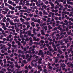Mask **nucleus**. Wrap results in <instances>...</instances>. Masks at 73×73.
I'll return each instance as SVG.
<instances>
[{"mask_svg":"<svg viewBox=\"0 0 73 73\" xmlns=\"http://www.w3.org/2000/svg\"><path fill=\"white\" fill-rule=\"evenodd\" d=\"M39 52L38 55H42L43 54H44V52H42V50H40L39 51Z\"/></svg>","mask_w":73,"mask_h":73,"instance_id":"obj_1","label":"nucleus"},{"mask_svg":"<svg viewBox=\"0 0 73 73\" xmlns=\"http://www.w3.org/2000/svg\"><path fill=\"white\" fill-rule=\"evenodd\" d=\"M10 24H11V25H14L15 23H13V22H12L11 21H9Z\"/></svg>","mask_w":73,"mask_h":73,"instance_id":"obj_2","label":"nucleus"},{"mask_svg":"<svg viewBox=\"0 0 73 73\" xmlns=\"http://www.w3.org/2000/svg\"><path fill=\"white\" fill-rule=\"evenodd\" d=\"M42 29H45V31H47L48 28H47V26H43L42 27Z\"/></svg>","mask_w":73,"mask_h":73,"instance_id":"obj_3","label":"nucleus"},{"mask_svg":"<svg viewBox=\"0 0 73 73\" xmlns=\"http://www.w3.org/2000/svg\"><path fill=\"white\" fill-rule=\"evenodd\" d=\"M48 29L49 30H50V29H53V28H52V27H51V26L50 25H49L48 26Z\"/></svg>","mask_w":73,"mask_h":73,"instance_id":"obj_4","label":"nucleus"},{"mask_svg":"<svg viewBox=\"0 0 73 73\" xmlns=\"http://www.w3.org/2000/svg\"><path fill=\"white\" fill-rule=\"evenodd\" d=\"M60 64L61 65V66L63 67V68H64V67L66 66V65H65L66 63L64 64L63 65V64H62V63H61Z\"/></svg>","mask_w":73,"mask_h":73,"instance_id":"obj_5","label":"nucleus"},{"mask_svg":"<svg viewBox=\"0 0 73 73\" xmlns=\"http://www.w3.org/2000/svg\"><path fill=\"white\" fill-rule=\"evenodd\" d=\"M42 60V58H40L38 60V62L41 64V61Z\"/></svg>","mask_w":73,"mask_h":73,"instance_id":"obj_6","label":"nucleus"},{"mask_svg":"<svg viewBox=\"0 0 73 73\" xmlns=\"http://www.w3.org/2000/svg\"><path fill=\"white\" fill-rule=\"evenodd\" d=\"M10 66V67H11V69H13V68H14V67L15 66V65H14V64H12Z\"/></svg>","mask_w":73,"mask_h":73,"instance_id":"obj_7","label":"nucleus"},{"mask_svg":"<svg viewBox=\"0 0 73 73\" xmlns=\"http://www.w3.org/2000/svg\"><path fill=\"white\" fill-rule=\"evenodd\" d=\"M7 45L9 46V47H11L12 46V44H11L9 43H8L7 44Z\"/></svg>","mask_w":73,"mask_h":73,"instance_id":"obj_8","label":"nucleus"},{"mask_svg":"<svg viewBox=\"0 0 73 73\" xmlns=\"http://www.w3.org/2000/svg\"><path fill=\"white\" fill-rule=\"evenodd\" d=\"M8 3H9L10 4H12V1H11V0H9L8 2Z\"/></svg>","mask_w":73,"mask_h":73,"instance_id":"obj_9","label":"nucleus"},{"mask_svg":"<svg viewBox=\"0 0 73 73\" xmlns=\"http://www.w3.org/2000/svg\"><path fill=\"white\" fill-rule=\"evenodd\" d=\"M56 23H52V25L53 27H56Z\"/></svg>","mask_w":73,"mask_h":73,"instance_id":"obj_10","label":"nucleus"},{"mask_svg":"<svg viewBox=\"0 0 73 73\" xmlns=\"http://www.w3.org/2000/svg\"><path fill=\"white\" fill-rule=\"evenodd\" d=\"M12 53H14V52H15V50H14V48L13 47L12 48Z\"/></svg>","mask_w":73,"mask_h":73,"instance_id":"obj_11","label":"nucleus"},{"mask_svg":"<svg viewBox=\"0 0 73 73\" xmlns=\"http://www.w3.org/2000/svg\"><path fill=\"white\" fill-rule=\"evenodd\" d=\"M46 23H43L42 24V25H40V26H43V25H44V26H45L46 25Z\"/></svg>","mask_w":73,"mask_h":73,"instance_id":"obj_12","label":"nucleus"},{"mask_svg":"<svg viewBox=\"0 0 73 73\" xmlns=\"http://www.w3.org/2000/svg\"><path fill=\"white\" fill-rule=\"evenodd\" d=\"M19 12H25V11L24 10H21L19 11Z\"/></svg>","mask_w":73,"mask_h":73,"instance_id":"obj_13","label":"nucleus"},{"mask_svg":"<svg viewBox=\"0 0 73 73\" xmlns=\"http://www.w3.org/2000/svg\"><path fill=\"white\" fill-rule=\"evenodd\" d=\"M21 56L22 57H23V59H25V56L24 55H22Z\"/></svg>","mask_w":73,"mask_h":73,"instance_id":"obj_14","label":"nucleus"},{"mask_svg":"<svg viewBox=\"0 0 73 73\" xmlns=\"http://www.w3.org/2000/svg\"><path fill=\"white\" fill-rule=\"evenodd\" d=\"M29 16L30 17H32L33 16V14H32V13H30L29 14Z\"/></svg>","mask_w":73,"mask_h":73,"instance_id":"obj_15","label":"nucleus"},{"mask_svg":"<svg viewBox=\"0 0 73 73\" xmlns=\"http://www.w3.org/2000/svg\"><path fill=\"white\" fill-rule=\"evenodd\" d=\"M29 54H27L26 56V58H29Z\"/></svg>","mask_w":73,"mask_h":73,"instance_id":"obj_16","label":"nucleus"},{"mask_svg":"<svg viewBox=\"0 0 73 73\" xmlns=\"http://www.w3.org/2000/svg\"><path fill=\"white\" fill-rule=\"evenodd\" d=\"M36 29L35 28L33 30V33H35L36 32Z\"/></svg>","mask_w":73,"mask_h":73,"instance_id":"obj_17","label":"nucleus"},{"mask_svg":"<svg viewBox=\"0 0 73 73\" xmlns=\"http://www.w3.org/2000/svg\"><path fill=\"white\" fill-rule=\"evenodd\" d=\"M61 27V25H60L57 27V29H59L60 28V27Z\"/></svg>","mask_w":73,"mask_h":73,"instance_id":"obj_18","label":"nucleus"},{"mask_svg":"<svg viewBox=\"0 0 73 73\" xmlns=\"http://www.w3.org/2000/svg\"><path fill=\"white\" fill-rule=\"evenodd\" d=\"M62 43H63V40H60V44L62 45Z\"/></svg>","mask_w":73,"mask_h":73,"instance_id":"obj_19","label":"nucleus"},{"mask_svg":"<svg viewBox=\"0 0 73 73\" xmlns=\"http://www.w3.org/2000/svg\"><path fill=\"white\" fill-rule=\"evenodd\" d=\"M21 9V6H19L18 10H20Z\"/></svg>","mask_w":73,"mask_h":73,"instance_id":"obj_20","label":"nucleus"},{"mask_svg":"<svg viewBox=\"0 0 73 73\" xmlns=\"http://www.w3.org/2000/svg\"><path fill=\"white\" fill-rule=\"evenodd\" d=\"M28 68L29 69H31L32 68V67L30 65H29L28 66Z\"/></svg>","mask_w":73,"mask_h":73,"instance_id":"obj_21","label":"nucleus"},{"mask_svg":"<svg viewBox=\"0 0 73 73\" xmlns=\"http://www.w3.org/2000/svg\"><path fill=\"white\" fill-rule=\"evenodd\" d=\"M64 57H65V56L64 55H62L60 56V58H64Z\"/></svg>","mask_w":73,"mask_h":73,"instance_id":"obj_22","label":"nucleus"},{"mask_svg":"<svg viewBox=\"0 0 73 73\" xmlns=\"http://www.w3.org/2000/svg\"><path fill=\"white\" fill-rule=\"evenodd\" d=\"M27 42H24L23 44V46H25Z\"/></svg>","mask_w":73,"mask_h":73,"instance_id":"obj_23","label":"nucleus"},{"mask_svg":"<svg viewBox=\"0 0 73 73\" xmlns=\"http://www.w3.org/2000/svg\"><path fill=\"white\" fill-rule=\"evenodd\" d=\"M32 44H33V43L32 42L29 43V45H30V46H32Z\"/></svg>","mask_w":73,"mask_h":73,"instance_id":"obj_24","label":"nucleus"},{"mask_svg":"<svg viewBox=\"0 0 73 73\" xmlns=\"http://www.w3.org/2000/svg\"><path fill=\"white\" fill-rule=\"evenodd\" d=\"M9 36L10 38H11L12 37V35L10 34L9 35Z\"/></svg>","mask_w":73,"mask_h":73,"instance_id":"obj_25","label":"nucleus"},{"mask_svg":"<svg viewBox=\"0 0 73 73\" xmlns=\"http://www.w3.org/2000/svg\"><path fill=\"white\" fill-rule=\"evenodd\" d=\"M48 68L50 69H52L53 68H52V67L51 66H50L49 67H48Z\"/></svg>","mask_w":73,"mask_h":73,"instance_id":"obj_26","label":"nucleus"},{"mask_svg":"<svg viewBox=\"0 0 73 73\" xmlns=\"http://www.w3.org/2000/svg\"><path fill=\"white\" fill-rule=\"evenodd\" d=\"M7 39H6V40H7V41H9V36H7Z\"/></svg>","mask_w":73,"mask_h":73,"instance_id":"obj_27","label":"nucleus"},{"mask_svg":"<svg viewBox=\"0 0 73 73\" xmlns=\"http://www.w3.org/2000/svg\"><path fill=\"white\" fill-rule=\"evenodd\" d=\"M55 66L56 67H57V66H59V64H55Z\"/></svg>","mask_w":73,"mask_h":73,"instance_id":"obj_28","label":"nucleus"},{"mask_svg":"<svg viewBox=\"0 0 73 73\" xmlns=\"http://www.w3.org/2000/svg\"><path fill=\"white\" fill-rule=\"evenodd\" d=\"M40 42H41L42 44H43L44 43V40L43 41L42 40H41L40 41Z\"/></svg>","mask_w":73,"mask_h":73,"instance_id":"obj_29","label":"nucleus"},{"mask_svg":"<svg viewBox=\"0 0 73 73\" xmlns=\"http://www.w3.org/2000/svg\"><path fill=\"white\" fill-rule=\"evenodd\" d=\"M1 25H3V26H5V24H4V23H1Z\"/></svg>","mask_w":73,"mask_h":73,"instance_id":"obj_30","label":"nucleus"},{"mask_svg":"<svg viewBox=\"0 0 73 73\" xmlns=\"http://www.w3.org/2000/svg\"><path fill=\"white\" fill-rule=\"evenodd\" d=\"M25 69H28V66H26L25 67Z\"/></svg>","mask_w":73,"mask_h":73,"instance_id":"obj_31","label":"nucleus"},{"mask_svg":"<svg viewBox=\"0 0 73 73\" xmlns=\"http://www.w3.org/2000/svg\"><path fill=\"white\" fill-rule=\"evenodd\" d=\"M21 42H19L18 43V45L19 46H21Z\"/></svg>","mask_w":73,"mask_h":73,"instance_id":"obj_32","label":"nucleus"},{"mask_svg":"<svg viewBox=\"0 0 73 73\" xmlns=\"http://www.w3.org/2000/svg\"><path fill=\"white\" fill-rule=\"evenodd\" d=\"M27 32L29 33H31V32H32V31L29 30V31H27Z\"/></svg>","mask_w":73,"mask_h":73,"instance_id":"obj_33","label":"nucleus"},{"mask_svg":"<svg viewBox=\"0 0 73 73\" xmlns=\"http://www.w3.org/2000/svg\"><path fill=\"white\" fill-rule=\"evenodd\" d=\"M31 34H32L31 33H28L27 34V35L28 36H31Z\"/></svg>","mask_w":73,"mask_h":73,"instance_id":"obj_34","label":"nucleus"},{"mask_svg":"<svg viewBox=\"0 0 73 73\" xmlns=\"http://www.w3.org/2000/svg\"><path fill=\"white\" fill-rule=\"evenodd\" d=\"M41 66H39L38 67V69H39L40 70V69H41Z\"/></svg>","mask_w":73,"mask_h":73,"instance_id":"obj_35","label":"nucleus"},{"mask_svg":"<svg viewBox=\"0 0 73 73\" xmlns=\"http://www.w3.org/2000/svg\"><path fill=\"white\" fill-rule=\"evenodd\" d=\"M41 34L42 35H45V33L44 32H42L41 33Z\"/></svg>","mask_w":73,"mask_h":73,"instance_id":"obj_36","label":"nucleus"},{"mask_svg":"<svg viewBox=\"0 0 73 73\" xmlns=\"http://www.w3.org/2000/svg\"><path fill=\"white\" fill-rule=\"evenodd\" d=\"M19 53H21V50H19L18 51Z\"/></svg>","mask_w":73,"mask_h":73,"instance_id":"obj_37","label":"nucleus"},{"mask_svg":"<svg viewBox=\"0 0 73 73\" xmlns=\"http://www.w3.org/2000/svg\"><path fill=\"white\" fill-rule=\"evenodd\" d=\"M66 31L67 32H68V31H69V29H68V27H66Z\"/></svg>","mask_w":73,"mask_h":73,"instance_id":"obj_38","label":"nucleus"},{"mask_svg":"<svg viewBox=\"0 0 73 73\" xmlns=\"http://www.w3.org/2000/svg\"><path fill=\"white\" fill-rule=\"evenodd\" d=\"M26 5L28 6V5H30V4L29 3H27L26 4Z\"/></svg>","mask_w":73,"mask_h":73,"instance_id":"obj_39","label":"nucleus"},{"mask_svg":"<svg viewBox=\"0 0 73 73\" xmlns=\"http://www.w3.org/2000/svg\"><path fill=\"white\" fill-rule=\"evenodd\" d=\"M1 53H5V51H3L2 50H1Z\"/></svg>","mask_w":73,"mask_h":73,"instance_id":"obj_40","label":"nucleus"},{"mask_svg":"<svg viewBox=\"0 0 73 73\" xmlns=\"http://www.w3.org/2000/svg\"><path fill=\"white\" fill-rule=\"evenodd\" d=\"M7 52H8V53H11V50H8L7 51Z\"/></svg>","mask_w":73,"mask_h":73,"instance_id":"obj_41","label":"nucleus"},{"mask_svg":"<svg viewBox=\"0 0 73 73\" xmlns=\"http://www.w3.org/2000/svg\"><path fill=\"white\" fill-rule=\"evenodd\" d=\"M17 20H18V19H16L14 20V22H16V21H17Z\"/></svg>","mask_w":73,"mask_h":73,"instance_id":"obj_42","label":"nucleus"},{"mask_svg":"<svg viewBox=\"0 0 73 73\" xmlns=\"http://www.w3.org/2000/svg\"><path fill=\"white\" fill-rule=\"evenodd\" d=\"M61 52V51L60 49H59L58 50V52L59 53H60Z\"/></svg>","mask_w":73,"mask_h":73,"instance_id":"obj_43","label":"nucleus"},{"mask_svg":"<svg viewBox=\"0 0 73 73\" xmlns=\"http://www.w3.org/2000/svg\"><path fill=\"white\" fill-rule=\"evenodd\" d=\"M29 28H30V25H28L27 26V28L28 29Z\"/></svg>","mask_w":73,"mask_h":73,"instance_id":"obj_44","label":"nucleus"},{"mask_svg":"<svg viewBox=\"0 0 73 73\" xmlns=\"http://www.w3.org/2000/svg\"><path fill=\"white\" fill-rule=\"evenodd\" d=\"M40 36H41V34L40 33H39L37 35V36L38 37H40Z\"/></svg>","mask_w":73,"mask_h":73,"instance_id":"obj_45","label":"nucleus"},{"mask_svg":"<svg viewBox=\"0 0 73 73\" xmlns=\"http://www.w3.org/2000/svg\"><path fill=\"white\" fill-rule=\"evenodd\" d=\"M14 56H18V54L16 53H15L14 54Z\"/></svg>","mask_w":73,"mask_h":73,"instance_id":"obj_46","label":"nucleus"},{"mask_svg":"<svg viewBox=\"0 0 73 73\" xmlns=\"http://www.w3.org/2000/svg\"><path fill=\"white\" fill-rule=\"evenodd\" d=\"M34 22L35 23H37V22H38V21H37V19H36L34 21Z\"/></svg>","mask_w":73,"mask_h":73,"instance_id":"obj_47","label":"nucleus"},{"mask_svg":"<svg viewBox=\"0 0 73 73\" xmlns=\"http://www.w3.org/2000/svg\"><path fill=\"white\" fill-rule=\"evenodd\" d=\"M55 20H58V17H56V18H55Z\"/></svg>","mask_w":73,"mask_h":73,"instance_id":"obj_48","label":"nucleus"},{"mask_svg":"<svg viewBox=\"0 0 73 73\" xmlns=\"http://www.w3.org/2000/svg\"><path fill=\"white\" fill-rule=\"evenodd\" d=\"M33 70H34L33 69L31 70V72H30L29 73H33Z\"/></svg>","mask_w":73,"mask_h":73,"instance_id":"obj_49","label":"nucleus"},{"mask_svg":"<svg viewBox=\"0 0 73 73\" xmlns=\"http://www.w3.org/2000/svg\"><path fill=\"white\" fill-rule=\"evenodd\" d=\"M11 28H12V29H15V27H14V26H12L11 27Z\"/></svg>","mask_w":73,"mask_h":73,"instance_id":"obj_50","label":"nucleus"},{"mask_svg":"<svg viewBox=\"0 0 73 73\" xmlns=\"http://www.w3.org/2000/svg\"><path fill=\"white\" fill-rule=\"evenodd\" d=\"M54 4L53 3L51 4V7H54Z\"/></svg>","mask_w":73,"mask_h":73,"instance_id":"obj_51","label":"nucleus"},{"mask_svg":"<svg viewBox=\"0 0 73 73\" xmlns=\"http://www.w3.org/2000/svg\"><path fill=\"white\" fill-rule=\"evenodd\" d=\"M25 73H27L28 72V71L27 70H26L25 71Z\"/></svg>","mask_w":73,"mask_h":73,"instance_id":"obj_52","label":"nucleus"},{"mask_svg":"<svg viewBox=\"0 0 73 73\" xmlns=\"http://www.w3.org/2000/svg\"><path fill=\"white\" fill-rule=\"evenodd\" d=\"M37 61H38V59H37L34 60V61L35 62H36Z\"/></svg>","mask_w":73,"mask_h":73,"instance_id":"obj_53","label":"nucleus"},{"mask_svg":"<svg viewBox=\"0 0 73 73\" xmlns=\"http://www.w3.org/2000/svg\"><path fill=\"white\" fill-rule=\"evenodd\" d=\"M16 15H17H17H20V13H17L16 14Z\"/></svg>","mask_w":73,"mask_h":73,"instance_id":"obj_54","label":"nucleus"},{"mask_svg":"<svg viewBox=\"0 0 73 73\" xmlns=\"http://www.w3.org/2000/svg\"><path fill=\"white\" fill-rule=\"evenodd\" d=\"M45 36H46L47 37H48L49 36V34H47L45 35Z\"/></svg>","mask_w":73,"mask_h":73,"instance_id":"obj_55","label":"nucleus"},{"mask_svg":"<svg viewBox=\"0 0 73 73\" xmlns=\"http://www.w3.org/2000/svg\"><path fill=\"white\" fill-rule=\"evenodd\" d=\"M39 40H40V38H37L36 39V41H39Z\"/></svg>","mask_w":73,"mask_h":73,"instance_id":"obj_56","label":"nucleus"},{"mask_svg":"<svg viewBox=\"0 0 73 73\" xmlns=\"http://www.w3.org/2000/svg\"><path fill=\"white\" fill-rule=\"evenodd\" d=\"M13 56H14V55H13V54H11L10 55V57H13Z\"/></svg>","mask_w":73,"mask_h":73,"instance_id":"obj_57","label":"nucleus"},{"mask_svg":"<svg viewBox=\"0 0 73 73\" xmlns=\"http://www.w3.org/2000/svg\"><path fill=\"white\" fill-rule=\"evenodd\" d=\"M23 8L24 9H27V7L26 6H25L23 7Z\"/></svg>","mask_w":73,"mask_h":73,"instance_id":"obj_58","label":"nucleus"},{"mask_svg":"<svg viewBox=\"0 0 73 73\" xmlns=\"http://www.w3.org/2000/svg\"><path fill=\"white\" fill-rule=\"evenodd\" d=\"M7 21H9L10 20V19L9 18H7L6 19Z\"/></svg>","mask_w":73,"mask_h":73,"instance_id":"obj_59","label":"nucleus"},{"mask_svg":"<svg viewBox=\"0 0 73 73\" xmlns=\"http://www.w3.org/2000/svg\"><path fill=\"white\" fill-rule=\"evenodd\" d=\"M69 50L70 52H71L72 51V48H70V49Z\"/></svg>","mask_w":73,"mask_h":73,"instance_id":"obj_60","label":"nucleus"},{"mask_svg":"<svg viewBox=\"0 0 73 73\" xmlns=\"http://www.w3.org/2000/svg\"><path fill=\"white\" fill-rule=\"evenodd\" d=\"M46 12H44L43 13V15H46Z\"/></svg>","mask_w":73,"mask_h":73,"instance_id":"obj_61","label":"nucleus"},{"mask_svg":"<svg viewBox=\"0 0 73 73\" xmlns=\"http://www.w3.org/2000/svg\"><path fill=\"white\" fill-rule=\"evenodd\" d=\"M19 1V0H17L16 1V3H18Z\"/></svg>","mask_w":73,"mask_h":73,"instance_id":"obj_62","label":"nucleus"},{"mask_svg":"<svg viewBox=\"0 0 73 73\" xmlns=\"http://www.w3.org/2000/svg\"><path fill=\"white\" fill-rule=\"evenodd\" d=\"M70 66H72V67H73V64H72V63H71L70 64Z\"/></svg>","mask_w":73,"mask_h":73,"instance_id":"obj_63","label":"nucleus"},{"mask_svg":"<svg viewBox=\"0 0 73 73\" xmlns=\"http://www.w3.org/2000/svg\"><path fill=\"white\" fill-rule=\"evenodd\" d=\"M17 73H22V71H20L18 72Z\"/></svg>","mask_w":73,"mask_h":73,"instance_id":"obj_64","label":"nucleus"}]
</instances>
